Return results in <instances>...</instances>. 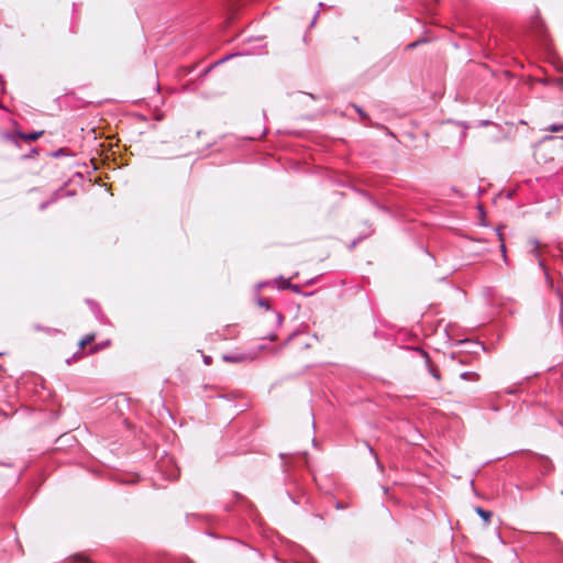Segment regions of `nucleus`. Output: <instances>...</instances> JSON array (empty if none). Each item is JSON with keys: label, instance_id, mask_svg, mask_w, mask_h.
<instances>
[{"label": "nucleus", "instance_id": "1", "mask_svg": "<svg viewBox=\"0 0 563 563\" xmlns=\"http://www.w3.org/2000/svg\"><path fill=\"white\" fill-rule=\"evenodd\" d=\"M254 358H255V355L244 354V353L231 354V355L225 354L222 356V360L224 362H230V363H241V362L251 361Z\"/></svg>", "mask_w": 563, "mask_h": 563}, {"label": "nucleus", "instance_id": "2", "mask_svg": "<svg viewBox=\"0 0 563 563\" xmlns=\"http://www.w3.org/2000/svg\"><path fill=\"white\" fill-rule=\"evenodd\" d=\"M475 511H476V514H477V515H478V516L484 520V522H485L486 525H488V523H489V520H490V518H492V512H490V511H488V510H484V509H483V508H481V507H476V508H475Z\"/></svg>", "mask_w": 563, "mask_h": 563}, {"label": "nucleus", "instance_id": "3", "mask_svg": "<svg viewBox=\"0 0 563 563\" xmlns=\"http://www.w3.org/2000/svg\"><path fill=\"white\" fill-rule=\"evenodd\" d=\"M43 134L42 131L40 132H32V133H24V134H21L20 136L25 140V141H35L37 140L41 135Z\"/></svg>", "mask_w": 563, "mask_h": 563}, {"label": "nucleus", "instance_id": "4", "mask_svg": "<svg viewBox=\"0 0 563 563\" xmlns=\"http://www.w3.org/2000/svg\"><path fill=\"white\" fill-rule=\"evenodd\" d=\"M275 282L278 285V288H280V289H288V288L292 287V284L290 283V280L285 279L283 277L277 278Z\"/></svg>", "mask_w": 563, "mask_h": 563}, {"label": "nucleus", "instance_id": "5", "mask_svg": "<svg viewBox=\"0 0 563 563\" xmlns=\"http://www.w3.org/2000/svg\"><path fill=\"white\" fill-rule=\"evenodd\" d=\"M95 339L93 334H88L85 338L81 339L79 342L80 347H84L85 345L89 344Z\"/></svg>", "mask_w": 563, "mask_h": 563}, {"label": "nucleus", "instance_id": "6", "mask_svg": "<svg viewBox=\"0 0 563 563\" xmlns=\"http://www.w3.org/2000/svg\"><path fill=\"white\" fill-rule=\"evenodd\" d=\"M544 130L549 131V132H560V131H563V124H551L550 126H548Z\"/></svg>", "mask_w": 563, "mask_h": 563}, {"label": "nucleus", "instance_id": "7", "mask_svg": "<svg viewBox=\"0 0 563 563\" xmlns=\"http://www.w3.org/2000/svg\"><path fill=\"white\" fill-rule=\"evenodd\" d=\"M497 233H498L499 239H500V241H501L500 249H501V252H503V256H504V258L506 260V247H505V243H504V241H503L501 233H500L499 231H498Z\"/></svg>", "mask_w": 563, "mask_h": 563}, {"label": "nucleus", "instance_id": "8", "mask_svg": "<svg viewBox=\"0 0 563 563\" xmlns=\"http://www.w3.org/2000/svg\"><path fill=\"white\" fill-rule=\"evenodd\" d=\"M257 303H258L261 307H265L266 309H268V308H269V306H268V301H267L266 299H264V298H260V299L257 300Z\"/></svg>", "mask_w": 563, "mask_h": 563}, {"label": "nucleus", "instance_id": "9", "mask_svg": "<svg viewBox=\"0 0 563 563\" xmlns=\"http://www.w3.org/2000/svg\"><path fill=\"white\" fill-rule=\"evenodd\" d=\"M203 362H205L206 365H210L211 364V357L210 356H205Z\"/></svg>", "mask_w": 563, "mask_h": 563}, {"label": "nucleus", "instance_id": "10", "mask_svg": "<svg viewBox=\"0 0 563 563\" xmlns=\"http://www.w3.org/2000/svg\"><path fill=\"white\" fill-rule=\"evenodd\" d=\"M289 289L294 290L295 292H299V287L297 285H292Z\"/></svg>", "mask_w": 563, "mask_h": 563}, {"label": "nucleus", "instance_id": "11", "mask_svg": "<svg viewBox=\"0 0 563 563\" xmlns=\"http://www.w3.org/2000/svg\"><path fill=\"white\" fill-rule=\"evenodd\" d=\"M558 85H559L560 88L563 89V77L558 79Z\"/></svg>", "mask_w": 563, "mask_h": 563}, {"label": "nucleus", "instance_id": "12", "mask_svg": "<svg viewBox=\"0 0 563 563\" xmlns=\"http://www.w3.org/2000/svg\"><path fill=\"white\" fill-rule=\"evenodd\" d=\"M531 244L533 245V247H539V242L537 240H533L531 241Z\"/></svg>", "mask_w": 563, "mask_h": 563}, {"label": "nucleus", "instance_id": "13", "mask_svg": "<svg viewBox=\"0 0 563 563\" xmlns=\"http://www.w3.org/2000/svg\"><path fill=\"white\" fill-rule=\"evenodd\" d=\"M431 374L433 375L434 378L439 379V376L437 375L435 372L431 371Z\"/></svg>", "mask_w": 563, "mask_h": 563}, {"label": "nucleus", "instance_id": "14", "mask_svg": "<svg viewBox=\"0 0 563 563\" xmlns=\"http://www.w3.org/2000/svg\"><path fill=\"white\" fill-rule=\"evenodd\" d=\"M228 58H229V56H228V57H225V58L220 59V62H219V63H223V62H224V60H227Z\"/></svg>", "mask_w": 563, "mask_h": 563}, {"label": "nucleus", "instance_id": "15", "mask_svg": "<svg viewBox=\"0 0 563 563\" xmlns=\"http://www.w3.org/2000/svg\"><path fill=\"white\" fill-rule=\"evenodd\" d=\"M46 207V203L41 205V209H44Z\"/></svg>", "mask_w": 563, "mask_h": 563}]
</instances>
